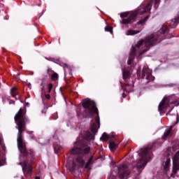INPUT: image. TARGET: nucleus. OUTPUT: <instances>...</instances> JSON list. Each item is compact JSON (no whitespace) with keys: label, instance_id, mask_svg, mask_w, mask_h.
Listing matches in <instances>:
<instances>
[{"label":"nucleus","instance_id":"f257e3e1","mask_svg":"<svg viewBox=\"0 0 179 179\" xmlns=\"http://www.w3.org/2000/svg\"><path fill=\"white\" fill-rule=\"evenodd\" d=\"M15 124L17 125L16 129L18 130L17 136V145L18 150L20 152V166L22 169L24 174L27 173L29 176H31L33 169H31V165L29 162L33 159V152L27 151L26 148V143L23 141V132L26 131V124L29 123L30 120L26 117V112L22 108L15 114L14 117ZM23 159L22 162H21Z\"/></svg>","mask_w":179,"mask_h":179},{"label":"nucleus","instance_id":"f03ea898","mask_svg":"<svg viewBox=\"0 0 179 179\" xmlns=\"http://www.w3.org/2000/svg\"><path fill=\"white\" fill-rule=\"evenodd\" d=\"M169 27L166 26H162V28L155 34H151L146 37L145 40H141L137 42V43L134 46H131L129 59L127 61V65H131L134 62L135 58H139L141 55H143L145 52H148L150 50V47L159 44L162 40H166L167 38H173L176 37L171 34L169 33Z\"/></svg>","mask_w":179,"mask_h":179},{"label":"nucleus","instance_id":"7ed1b4c3","mask_svg":"<svg viewBox=\"0 0 179 179\" xmlns=\"http://www.w3.org/2000/svg\"><path fill=\"white\" fill-rule=\"evenodd\" d=\"M82 106L83 108L85 109L83 112V118H91V120H93V118H94V114H96L97 115L95 117V122L90 127V130L92 133L89 131H84L81 133L82 138H83L85 141L92 142V141H94L96 134L100 129V116L99 115V109L97 108L96 102L88 98L83 100Z\"/></svg>","mask_w":179,"mask_h":179},{"label":"nucleus","instance_id":"20e7f679","mask_svg":"<svg viewBox=\"0 0 179 179\" xmlns=\"http://www.w3.org/2000/svg\"><path fill=\"white\" fill-rule=\"evenodd\" d=\"M157 145V143H154L150 145H148L145 148H141L140 151H138V156H139L138 162L136 166L134 168V170H136V176L141 174V169H145L148 162H150L153 159V153L152 150Z\"/></svg>","mask_w":179,"mask_h":179},{"label":"nucleus","instance_id":"39448f33","mask_svg":"<svg viewBox=\"0 0 179 179\" xmlns=\"http://www.w3.org/2000/svg\"><path fill=\"white\" fill-rule=\"evenodd\" d=\"M141 66H139L136 71L137 76L138 77L139 84L141 86L148 85L150 82L155 81V76L152 75V71L149 69V67L145 65L141 71Z\"/></svg>","mask_w":179,"mask_h":179},{"label":"nucleus","instance_id":"423d86ee","mask_svg":"<svg viewBox=\"0 0 179 179\" xmlns=\"http://www.w3.org/2000/svg\"><path fill=\"white\" fill-rule=\"evenodd\" d=\"M152 5H153V0L150 1L146 6L141 5L137 10L134 11L127 19H123L120 21L121 24H129L131 20H134L138 15H145V13H149L152 9Z\"/></svg>","mask_w":179,"mask_h":179},{"label":"nucleus","instance_id":"0eeeda50","mask_svg":"<svg viewBox=\"0 0 179 179\" xmlns=\"http://www.w3.org/2000/svg\"><path fill=\"white\" fill-rule=\"evenodd\" d=\"M120 65L122 66V79L124 81L125 85V87L122 86V89L124 92L122 94V96L123 99H125V97H127V94L125 93H129L131 92L129 87H134L135 85V78L131 77V72L126 71L125 67H124L121 63Z\"/></svg>","mask_w":179,"mask_h":179},{"label":"nucleus","instance_id":"6e6552de","mask_svg":"<svg viewBox=\"0 0 179 179\" xmlns=\"http://www.w3.org/2000/svg\"><path fill=\"white\" fill-rule=\"evenodd\" d=\"M90 146L87 144L82 143L80 141L73 143V146L70 150V154L73 156L76 155H89L90 153Z\"/></svg>","mask_w":179,"mask_h":179},{"label":"nucleus","instance_id":"1a4fd4ad","mask_svg":"<svg viewBox=\"0 0 179 179\" xmlns=\"http://www.w3.org/2000/svg\"><path fill=\"white\" fill-rule=\"evenodd\" d=\"M113 171L117 175L120 174L119 177L120 179H127L128 178V176L131 174V172H129V169H128V165L125 164H122L119 166H113Z\"/></svg>","mask_w":179,"mask_h":179},{"label":"nucleus","instance_id":"9d476101","mask_svg":"<svg viewBox=\"0 0 179 179\" xmlns=\"http://www.w3.org/2000/svg\"><path fill=\"white\" fill-rule=\"evenodd\" d=\"M45 59L48 61H51V62H54L55 64H57V65H60V66H65L66 69H68L69 75L70 76H73V74L72 73V68L66 64V63H64L59 60V59H55V58H50L48 59V57H45Z\"/></svg>","mask_w":179,"mask_h":179},{"label":"nucleus","instance_id":"9b49d317","mask_svg":"<svg viewBox=\"0 0 179 179\" xmlns=\"http://www.w3.org/2000/svg\"><path fill=\"white\" fill-rule=\"evenodd\" d=\"M76 162L80 167H84L85 166V169H86L87 170H92L91 166L93 164V163L89 162V161H87V162L85 164L83 157H78L76 158Z\"/></svg>","mask_w":179,"mask_h":179},{"label":"nucleus","instance_id":"f8f14e48","mask_svg":"<svg viewBox=\"0 0 179 179\" xmlns=\"http://www.w3.org/2000/svg\"><path fill=\"white\" fill-rule=\"evenodd\" d=\"M173 161L172 171L174 173V174H176L179 170V150L176 152V155L173 156Z\"/></svg>","mask_w":179,"mask_h":179},{"label":"nucleus","instance_id":"ddd939ff","mask_svg":"<svg viewBox=\"0 0 179 179\" xmlns=\"http://www.w3.org/2000/svg\"><path fill=\"white\" fill-rule=\"evenodd\" d=\"M52 139L54 152L57 155V153H59L61 149H62V145H61V141L59 139L55 138V137H53Z\"/></svg>","mask_w":179,"mask_h":179},{"label":"nucleus","instance_id":"4468645a","mask_svg":"<svg viewBox=\"0 0 179 179\" xmlns=\"http://www.w3.org/2000/svg\"><path fill=\"white\" fill-rule=\"evenodd\" d=\"M66 167L67 171H69L70 173H74L75 170H76V164L73 160L68 161Z\"/></svg>","mask_w":179,"mask_h":179},{"label":"nucleus","instance_id":"2eb2a0df","mask_svg":"<svg viewBox=\"0 0 179 179\" xmlns=\"http://www.w3.org/2000/svg\"><path fill=\"white\" fill-rule=\"evenodd\" d=\"M171 131H173V126H170L166 129L164 133V136L162 137V139L166 141L170 135H171Z\"/></svg>","mask_w":179,"mask_h":179},{"label":"nucleus","instance_id":"dca6fc26","mask_svg":"<svg viewBox=\"0 0 179 179\" xmlns=\"http://www.w3.org/2000/svg\"><path fill=\"white\" fill-rule=\"evenodd\" d=\"M178 23H179V16L178 17L174 18V20H171L170 22H168V24H169L171 29H176Z\"/></svg>","mask_w":179,"mask_h":179},{"label":"nucleus","instance_id":"f3484780","mask_svg":"<svg viewBox=\"0 0 179 179\" xmlns=\"http://www.w3.org/2000/svg\"><path fill=\"white\" fill-rule=\"evenodd\" d=\"M171 163V159L170 158H167L166 162H163L162 167L164 171H169V170H170Z\"/></svg>","mask_w":179,"mask_h":179},{"label":"nucleus","instance_id":"a211bd4d","mask_svg":"<svg viewBox=\"0 0 179 179\" xmlns=\"http://www.w3.org/2000/svg\"><path fill=\"white\" fill-rule=\"evenodd\" d=\"M138 33H141V31H136L134 29H128L126 31V36H135V34H138Z\"/></svg>","mask_w":179,"mask_h":179},{"label":"nucleus","instance_id":"6ab92c4d","mask_svg":"<svg viewBox=\"0 0 179 179\" xmlns=\"http://www.w3.org/2000/svg\"><path fill=\"white\" fill-rule=\"evenodd\" d=\"M118 148V145L115 143L114 141H111L109 143V149L110 152H114V150H116V149Z\"/></svg>","mask_w":179,"mask_h":179},{"label":"nucleus","instance_id":"aec40b11","mask_svg":"<svg viewBox=\"0 0 179 179\" xmlns=\"http://www.w3.org/2000/svg\"><path fill=\"white\" fill-rule=\"evenodd\" d=\"M100 141H102V142L110 141V135L107 134V133H103L100 138Z\"/></svg>","mask_w":179,"mask_h":179},{"label":"nucleus","instance_id":"412c9836","mask_svg":"<svg viewBox=\"0 0 179 179\" xmlns=\"http://www.w3.org/2000/svg\"><path fill=\"white\" fill-rule=\"evenodd\" d=\"M149 17H150V15H147L145 18H143V20H139L138 22H137V24L139 26V25H143L146 23V22H148V20H149Z\"/></svg>","mask_w":179,"mask_h":179},{"label":"nucleus","instance_id":"4be33fe9","mask_svg":"<svg viewBox=\"0 0 179 179\" xmlns=\"http://www.w3.org/2000/svg\"><path fill=\"white\" fill-rule=\"evenodd\" d=\"M41 91L43 92H44V87H45V78H41Z\"/></svg>","mask_w":179,"mask_h":179},{"label":"nucleus","instance_id":"5701e85b","mask_svg":"<svg viewBox=\"0 0 179 179\" xmlns=\"http://www.w3.org/2000/svg\"><path fill=\"white\" fill-rule=\"evenodd\" d=\"M0 145L3 150H6V147H5V144H3V138H2L1 135H0Z\"/></svg>","mask_w":179,"mask_h":179},{"label":"nucleus","instance_id":"b1692460","mask_svg":"<svg viewBox=\"0 0 179 179\" xmlns=\"http://www.w3.org/2000/svg\"><path fill=\"white\" fill-rule=\"evenodd\" d=\"M59 78L58 73H55L54 74H52L51 76V80L53 81L57 80Z\"/></svg>","mask_w":179,"mask_h":179},{"label":"nucleus","instance_id":"393cba45","mask_svg":"<svg viewBox=\"0 0 179 179\" xmlns=\"http://www.w3.org/2000/svg\"><path fill=\"white\" fill-rule=\"evenodd\" d=\"M50 120H58V113L56 112V113L52 115V116H50Z\"/></svg>","mask_w":179,"mask_h":179},{"label":"nucleus","instance_id":"a878e982","mask_svg":"<svg viewBox=\"0 0 179 179\" xmlns=\"http://www.w3.org/2000/svg\"><path fill=\"white\" fill-rule=\"evenodd\" d=\"M129 15V14L128 13V12L121 13H120V17L122 19L124 18V17H128Z\"/></svg>","mask_w":179,"mask_h":179},{"label":"nucleus","instance_id":"bb28decb","mask_svg":"<svg viewBox=\"0 0 179 179\" xmlns=\"http://www.w3.org/2000/svg\"><path fill=\"white\" fill-rule=\"evenodd\" d=\"M105 31H108L109 33H113V27H105Z\"/></svg>","mask_w":179,"mask_h":179},{"label":"nucleus","instance_id":"cd10ccee","mask_svg":"<svg viewBox=\"0 0 179 179\" xmlns=\"http://www.w3.org/2000/svg\"><path fill=\"white\" fill-rule=\"evenodd\" d=\"M154 7L155 8V9H157V8H159V3H160V0H154Z\"/></svg>","mask_w":179,"mask_h":179},{"label":"nucleus","instance_id":"c85d7f7f","mask_svg":"<svg viewBox=\"0 0 179 179\" xmlns=\"http://www.w3.org/2000/svg\"><path fill=\"white\" fill-rule=\"evenodd\" d=\"M52 83H50L48 86V93H51L52 90Z\"/></svg>","mask_w":179,"mask_h":179},{"label":"nucleus","instance_id":"c756f323","mask_svg":"<svg viewBox=\"0 0 179 179\" xmlns=\"http://www.w3.org/2000/svg\"><path fill=\"white\" fill-rule=\"evenodd\" d=\"M76 117H78V118H80V115H81V113H80V111H79L78 109H76Z\"/></svg>","mask_w":179,"mask_h":179},{"label":"nucleus","instance_id":"7c9ffc66","mask_svg":"<svg viewBox=\"0 0 179 179\" xmlns=\"http://www.w3.org/2000/svg\"><path fill=\"white\" fill-rule=\"evenodd\" d=\"M178 122H179V115H178V113H177V115H176V121L174 123V125H177V124H178Z\"/></svg>","mask_w":179,"mask_h":179},{"label":"nucleus","instance_id":"2f4dec72","mask_svg":"<svg viewBox=\"0 0 179 179\" xmlns=\"http://www.w3.org/2000/svg\"><path fill=\"white\" fill-rule=\"evenodd\" d=\"M93 159H94V157L93 155H91L88 159V162L89 163H93Z\"/></svg>","mask_w":179,"mask_h":179},{"label":"nucleus","instance_id":"473e14b6","mask_svg":"<svg viewBox=\"0 0 179 179\" xmlns=\"http://www.w3.org/2000/svg\"><path fill=\"white\" fill-rule=\"evenodd\" d=\"M45 97L46 100H50V99H51V96L50 95V94H46L45 95Z\"/></svg>","mask_w":179,"mask_h":179},{"label":"nucleus","instance_id":"72a5a7b5","mask_svg":"<svg viewBox=\"0 0 179 179\" xmlns=\"http://www.w3.org/2000/svg\"><path fill=\"white\" fill-rule=\"evenodd\" d=\"M110 139H113V138H115L116 135L115 133H112L110 135H109Z\"/></svg>","mask_w":179,"mask_h":179},{"label":"nucleus","instance_id":"f704fd0d","mask_svg":"<svg viewBox=\"0 0 179 179\" xmlns=\"http://www.w3.org/2000/svg\"><path fill=\"white\" fill-rule=\"evenodd\" d=\"M9 104H15V101H13L12 99H9Z\"/></svg>","mask_w":179,"mask_h":179},{"label":"nucleus","instance_id":"c9c22d12","mask_svg":"<svg viewBox=\"0 0 179 179\" xmlns=\"http://www.w3.org/2000/svg\"><path fill=\"white\" fill-rule=\"evenodd\" d=\"M169 87H173V86H176V84L174 83H171L169 85Z\"/></svg>","mask_w":179,"mask_h":179},{"label":"nucleus","instance_id":"e433bc0d","mask_svg":"<svg viewBox=\"0 0 179 179\" xmlns=\"http://www.w3.org/2000/svg\"><path fill=\"white\" fill-rule=\"evenodd\" d=\"M66 78V70L64 69V78Z\"/></svg>","mask_w":179,"mask_h":179},{"label":"nucleus","instance_id":"4c0bfd02","mask_svg":"<svg viewBox=\"0 0 179 179\" xmlns=\"http://www.w3.org/2000/svg\"><path fill=\"white\" fill-rule=\"evenodd\" d=\"M42 114H45L47 113V111L45 110H43L41 111Z\"/></svg>","mask_w":179,"mask_h":179},{"label":"nucleus","instance_id":"58836bf2","mask_svg":"<svg viewBox=\"0 0 179 179\" xmlns=\"http://www.w3.org/2000/svg\"><path fill=\"white\" fill-rule=\"evenodd\" d=\"M27 134H28L29 135H32V134H33V131H27Z\"/></svg>","mask_w":179,"mask_h":179},{"label":"nucleus","instance_id":"ea45409f","mask_svg":"<svg viewBox=\"0 0 179 179\" xmlns=\"http://www.w3.org/2000/svg\"><path fill=\"white\" fill-rule=\"evenodd\" d=\"M29 138H30V139H35V137H34V136H29Z\"/></svg>","mask_w":179,"mask_h":179},{"label":"nucleus","instance_id":"a19ab883","mask_svg":"<svg viewBox=\"0 0 179 179\" xmlns=\"http://www.w3.org/2000/svg\"><path fill=\"white\" fill-rule=\"evenodd\" d=\"M4 19H5V20H9V15H8L7 17H6Z\"/></svg>","mask_w":179,"mask_h":179},{"label":"nucleus","instance_id":"79ce46f5","mask_svg":"<svg viewBox=\"0 0 179 179\" xmlns=\"http://www.w3.org/2000/svg\"><path fill=\"white\" fill-rule=\"evenodd\" d=\"M13 97L14 99H15V100H19V99H18L17 97H16V95L13 96Z\"/></svg>","mask_w":179,"mask_h":179},{"label":"nucleus","instance_id":"37998d69","mask_svg":"<svg viewBox=\"0 0 179 179\" xmlns=\"http://www.w3.org/2000/svg\"><path fill=\"white\" fill-rule=\"evenodd\" d=\"M43 15H44V10H43L42 15L38 17V19H40V17H41V16H43Z\"/></svg>","mask_w":179,"mask_h":179},{"label":"nucleus","instance_id":"c03bdc74","mask_svg":"<svg viewBox=\"0 0 179 179\" xmlns=\"http://www.w3.org/2000/svg\"><path fill=\"white\" fill-rule=\"evenodd\" d=\"M26 106H30V103L29 102H25Z\"/></svg>","mask_w":179,"mask_h":179},{"label":"nucleus","instance_id":"a18cd8bd","mask_svg":"<svg viewBox=\"0 0 179 179\" xmlns=\"http://www.w3.org/2000/svg\"><path fill=\"white\" fill-rule=\"evenodd\" d=\"M44 110H45V111H47V110H48V107L45 106Z\"/></svg>","mask_w":179,"mask_h":179},{"label":"nucleus","instance_id":"49530a36","mask_svg":"<svg viewBox=\"0 0 179 179\" xmlns=\"http://www.w3.org/2000/svg\"><path fill=\"white\" fill-rule=\"evenodd\" d=\"M59 92L62 93V87H60L59 88Z\"/></svg>","mask_w":179,"mask_h":179},{"label":"nucleus","instance_id":"de8ad7c7","mask_svg":"<svg viewBox=\"0 0 179 179\" xmlns=\"http://www.w3.org/2000/svg\"><path fill=\"white\" fill-rule=\"evenodd\" d=\"M42 102L43 103V105L45 106V103H44V99L42 98Z\"/></svg>","mask_w":179,"mask_h":179},{"label":"nucleus","instance_id":"09e8293b","mask_svg":"<svg viewBox=\"0 0 179 179\" xmlns=\"http://www.w3.org/2000/svg\"><path fill=\"white\" fill-rule=\"evenodd\" d=\"M28 86H29V87H31V84L29 83Z\"/></svg>","mask_w":179,"mask_h":179},{"label":"nucleus","instance_id":"8fccbe9b","mask_svg":"<svg viewBox=\"0 0 179 179\" xmlns=\"http://www.w3.org/2000/svg\"><path fill=\"white\" fill-rule=\"evenodd\" d=\"M35 179H40V177L39 176H36V177H35Z\"/></svg>","mask_w":179,"mask_h":179},{"label":"nucleus","instance_id":"3c124183","mask_svg":"<svg viewBox=\"0 0 179 179\" xmlns=\"http://www.w3.org/2000/svg\"><path fill=\"white\" fill-rule=\"evenodd\" d=\"M12 92H13V88L10 89V93H12Z\"/></svg>","mask_w":179,"mask_h":179},{"label":"nucleus","instance_id":"603ef678","mask_svg":"<svg viewBox=\"0 0 179 179\" xmlns=\"http://www.w3.org/2000/svg\"><path fill=\"white\" fill-rule=\"evenodd\" d=\"M20 103H22L23 104V101L20 99Z\"/></svg>","mask_w":179,"mask_h":179},{"label":"nucleus","instance_id":"864d4df0","mask_svg":"<svg viewBox=\"0 0 179 179\" xmlns=\"http://www.w3.org/2000/svg\"><path fill=\"white\" fill-rule=\"evenodd\" d=\"M31 75H34V72L32 71L31 73Z\"/></svg>","mask_w":179,"mask_h":179},{"label":"nucleus","instance_id":"5fc2aeb1","mask_svg":"<svg viewBox=\"0 0 179 179\" xmlns=\"http://www.w3.org/2000/svg\"><path fill=\"white\" fill-rule=\"evenodd\" d=\"M49 72H50V69H48V73H49Z\"/></svg>","mask_w":179,"mask_h":179},{"label":"nucleus","instance_id":"6e6d98bb","mask_svg":"<svg viewBox=\"0 0 179 179\" xmlns=\"http://www.w3.org/2000/svg\"><path fill=\"white\" fill-rule=\"evenodd\" d=\"M38 6H41V4H38Z\"/></svg>","mask_w":179,"mask_h":179},{"label":"nucleus","instance_id":"4d7b16f0","mask_svg":"<svg viewBox=\"0 0 179 179\" xmlns=\"http://www.w3.org/2000/svg\"><path fill=\"white\" fill-rule=\"evenodd\" d=\"M60 43V42H59V44Z\"/></svg>","mask_w":179,"mask_h":179},{"label":"nucleus","instance_id":"13d9d810","mask_svg":"<svg viewBox=\"0 0 179 179\" xmlns=\"http://www.w3.org/2000/svg\"><path fill=\"white\" fill-rule=\"evenodd\" d=\"M0 88H1V83H0Z\"/></svg>","mask_w":179,"mask_h":179},{"label":"nucleus","instance_id":"bf43d9fd","mask_svg":"<svg viewBox=\"0 0 179 179\" xmlns=\"http://www.w3.org/2000/svg\"><path fill=\"white\" fill-rule=\"evenodd\" d=\"M22 179H24V178H22Z\"/></svg>","mask_w":179,"mask_h":179}]
</instances>
